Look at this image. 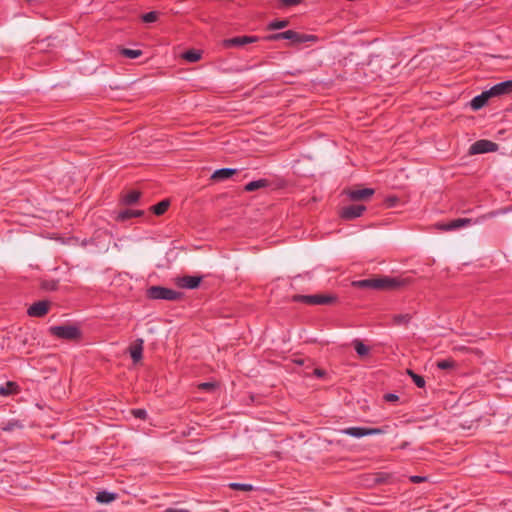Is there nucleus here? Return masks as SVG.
Listing matches in <instances>:
<instances>
[{"mask_svg":"<svg viewBox=\"0 0 512 512\" xmlns=\"http://www.w3.org/2000/svg\"><path fill=\"white\" fill-rule=\"evenodd\" d=\"M409 278L382 276L357 280L352 283L354 287L373 290H393L410 284Z\"/></svg>","mask_w":512,"mask_h":512,"instance_id":"1","label":"nucleus"},{"mask_svg":"<svg viewBox=\"0 0 512 512\" xmlns=\"http://www.w3.org/2000/svg\"><path fill=\"white\" fill-rule=\"evenodd\" d=\"M267 39L271 40V41L287 39V40H291L292 44H300V43H305V42L316 43L319 40V38L316 35L298 33L294 30H287L284 32L275 33V34L268 36Z\"/></svg>","mask_w":512,"mask_h":512,"instance_id":"2","label":"nucleus"},{"mask_svg":"<svg viewBox=\"0 0 512 512\" xmlns=\"http://www.w3.org/2000/svg\"><path fill=\"white\" fill-rule=\"evenodd\" d=\"M49 333L59 339L77 340L81 337L80 329L75 325H56L49 327Z\"/></svg>","mask_w":512,"mask_h":512,"instance_id":"3","label":"nucleus"},{"mask_svg":"<svg viewBox=\"0 0 512 512\" xmlns=\"http://www.w3.org/2000/svg\"><path fill=\"white\" fill-rule=\"evenodd\" d=\"M147 296L150 299L174 301L180 299L182 293L170 288H165L161 286H151L147 290Z\"/></svg>","mask_w":512,"mask_h":512,"instance_id":"4","label":"nucleus"},{"mask_svg":"<svg viewBox=\"0 0 512 512\" xmlns=\"http://www.w3.org/2000/svg\"><path fill=\"white\" fill-rule=\"evenodd\" d=\"M334 297L328 295H295L293 301L303 302L309 305H325L333 302Z\"/></svg>","mask_w":512,"mask_h":512,"instance_id":"5","label":"nucleus"},{"mask_svg":"<svg viewBox=\"0 0 512 512\" xmlns=\"http://www.w3.org/2000/svg\"><path fill=\"white\" fill-rule=\"evenodd\" d=\"M497 150H498L497 143L490 141V140L482 139V140L476 141L475 143H473L470 146L469 153L472 155H476V154H483V153H488V152H495Z\"/></svg>","mask_w":512,"mask_h":512,"instance_id":"6","label":"nucleus"},{"mask_svg":"<svg viewBox=\"0 0 512 512\" xmlns=\"http://www.w3.org/2000/svg\"><path fill=\"white\" fill-rule=\"evenodd\" d=\"M345 435H349L355 438H361L369 435L382 434L383 430L380 428H368V427H348L341 431Z\"/></svg>","mask_w":512,"mask_h":512,"instance_id":"7","label":"nucleus"},{"mask_svg":"<svg viewBox=\"0 0 512 512\" xmlns=\"http://www.w3.org/2000/svg\"><path fill=\"white\" fill-rule=\"evenodd\" d=\"M259 40L257 36H237L223 41V46L226 48L230 47H242L247 44L255 43Z\"/></svg>","mask_w":512,"mask_h":512,"instance_id":"8","label":"nucleus"},{"mask_svg":"<svg viewBox=\"0 0 512 512\" xmlns=\"http://www.w3.org/2000/svg\"><path fill=\"white\" fill-rule=\"evenodd\" d=\"M366 210L364 205L352 204L342 208L340 216L346 220H352L360 217Z\"/></svg>","mask_w":512,"mask_h":512,"instance_id":"9","label":"nucleus"},{"mask_svg":"<svg viewBox=\"0 0 512 512\" xmlns=\"http://www.w3.org/2000/svg\"><path fill=\"white\" fill-rule=\"evenodd\" d=\"M50 307V302L47 300H41L33 303L27 310V314L30 317H43L45 316Z\"/></svg>","mask_w":512,"mask_h":512,"instance_id":"10","label":"nucleus"},{"mask_svg":"<svg viewBox=\"0 0 512 512\" xmlns=\"http://www.w3.org/2000/svg\"><path fill=\"white\" fill-rule=\"evenodd\" d=\"M491 97L501 96L512 92V80L503 81L495 84L488 89Z\"/></svg>","mask_w":512,"mask_h":512,"instance_id":"11","label":"nucleus"},{"mask_svg":"<svg viewBox=\"0 0 512 512\" xmlns=\"http://www.w3.org/2000/svg\"><path fill=\"white\" fill-rule=\"evenodd\" d=\"M374 192L372 188L351 189L347 191V195L352 201H360L370 198Z\"/></svg>","mask_w":512,"mask_h":512,"instance_id":"12","label":"nucleus"},{"mask_svg":"<svg viewBox=\"0 0 512 512\" xmlns=\"http://www.w3.org/2000/svg\"><path fill=\"white\" fill-rule=\"evenodd\" d=\"M202 278L199 276H183L177 279L180 288L195 289L200 285Z\"/></svg>","mask_w":512,"mask_h":512,"instance_id":"13","label":"nucleus"},{"mask_svg":"<svg viewBox=\"0 0 512 512\" xmlns=\"http://www.w3.org/2000/svg\"><path fill=\"white\" fill-rule=\"evenodd\" d=\"M490 98H491V95H490L489 91L488 90L483 91L480 95L475 96L471 100L470 106L475 111L479 110L487 104V102Z\"/></svg>","mask_w":512,"mask_h":512,"instance_id":"14","label":"nucleus"},{"mask_svg":"<svg viewBox=\"0 0 512 512\" xmlns=\"http://www.w3.org/2000/svg\"><path fill=\"white\" fill-rule=\"evenodd\" d=\"M472 219L469 218H458L450 221L447 224L441 225V229L446 231L456 230L472 224Z\"/></svg>","mask_w":512,"mask_h":512,"instance_id":"15","label":"nucleus"},{"mask_svg":"<svg viewBox=\"0 0 512 512\" xmlns=\"http://www.w3.org/2000/svg\"><path fill=\"white\" fill-rule=\"evenodd\" d=\"M143 340L137 339L129 348L130 356L134 363H138L142 359Z\"/></svg>","mask_w":512,"mask_h":512,"instance_id":"16","label":"nucleus"},{"mask_svg":"<svg viewBox=\"0 0 512 512\" xmlns=\"http://www.w3.org/2000/svg\"><path fill=\"white\" fill-rule=\"evenodd\" d=\"M236 173H237V169L221 168V169H217L213 172L211 179H213L215 181H223V180L229 179Z\"/></svg>","mask_w":512,"mask_h":512,"instance_id":"17","label":"nucleus"},{"mask_svg":"<svg viewBox=\"0 0 512 512\" xmlns=\"http://www.w3.org/2000/svg\"><path fill=\"white\" fill-rule=\"evenodd\" d=\"M412 319V315L410 313L403 314H395L391 317L392 326H407Z\"/></svg>","mask_w":512,"mask_h":512,"instance_id":"18","label":"nucleus"},{"mask_svg":"<svg viewBox=\"0 0 512 512\" xmlns=\"http://www.w3.org/2000/svg\"><path fill=\"white\" fill-rule=\"evenodd\" d=\"M268 186H269V180L259 179V180H255V181H251V182L247 183L244 186V190L246 192H253V191H256V190H259L262 188H266Z\"/></svg>","mask_w":512,"mask_h":512,"instance_id":"19","label":"nucleus"},{"mask_svg":"<svg viewBox=\"0 0 512 512\" xmlns=\"http://www.w3.org/2000/svg\"><path fill=\"white\" fill-rule=\"evenodd\" d=\"M18 390L19 387L15 382L8 381L4 386L0 387V396L6 397L17 393Z\"/></svg>","mask_w":512,"mask_h":512,"instance_id":"20","label":"nucleus"},{"mask_svg":"<svg viewBox=\"0 0 512 512\" xmlns=\"http://www.w3.org/2000/svg\"><path fill=\"white\" fill-rule=\"evenodd\" d=\"M142 215V211L140 210H134V209H124L119 212L118 219L120 220H127L132 217H138Z\"/></svg>","mask_w":512,"mask_h":512,"instance_id":"21","label":"nucleus"},{"mask_svg":"<svg viewBox=\"0 0 512 512\" xmlns=\"http://www.w3.org/2000/svg\"><path fill=\"white\" fill-rule=\"evenodd\" d=\"M183 59L188 62L194 63L201 59V52L199 50H188L182 54Z\"/></svg>","mask_w":512,"mask_h":512,"instance_id":"22","label":"nucleus"},{"mask_svg":"<svg viewBox=\"0 0 512 512\" xmlns=\"http://www.w3.org/2000/svg\"><path fill=\"white\" fill-rule=\"evenodd\" d=\"M114 499H115V494L107 492V491H101L96 496V500L100 503H110Z\"/></svg>","mask_w":512,"mask_h":512,"instance_id":"23","label":"nucleus"},{"mask_svg":"<svg viewBox=\"0 0 512 512\" xmlns=\"http://www.w3.org/2000/svg\"><path fill=\"white\" fill-rule=\"evenodd\" d=\"M169 207V201L163 200L159 202L158 204L152 206V210L156 215H162L164 214Z\"/></svg>","mask_w":512,"mask_h":512,"instance_id":"24","label":"nucleus"},{"mask_svg":"<svg viewBox=\"0 0 512 512\" xmlns=\"http://www.w3.org/2000/svg\"><path fill=\"white\" fill-rule=\"evenodd\" d=\"M120 53H121L122 56H124L126 58H130V59H135V58H137V57L142 55V51L141 50L128 49V48L121 49Z\"/></svg>","mask_w":512,"mask_h":512,"instance_id":"25","label":"nucleus"},{"mask_svg":"<svg viewBox=\"0 0 512 512\" xmlns=\"http://www.w3.org/2000/svg\"><path fill=\"white\" fill-rule=\"evenodd\" d=\"M139 198L140 193L138 191H130L124 196L123 201L125 204L131 205L136 203Z\"/></svg>","mask_w":512,"mask_h":512,"instance_id":"26","label":"nucleus"},{"mask_svg":"<svg viewBox=\"0 0 512 512\" xmlns=\"http://www.w3.org/2000/svg\"><path fill=\"white\" fill-rule=\"evenodd\" d=\"M407 373L417 387L423 388L425 386V380L422 376L414 373L412 370H407Z\"/></svg>","mask_w":512,"mask_h":512,"instance_id":"27","label":"nucleus"},{"mask_svg":"<svg viewBox=\"0 0 512 512\" xmlns=\"http://www.w3.org/2000/svg\"><path fill=\"white\" fill-rule=\"evenodd\" d=\"M354 348L359 356H366L369 353V348L359 340H355Z\"/></svg>","mask_w":512,"mask_h":512,"instance_id":"28","label":"nucleus"},{"mask_svg":"<svg viewBox=\"0 0 512 512\" xmlns=\"http://www.w3.org/2000/svg\"><path fill=\"white\" fill-rule=\"evenodd\" d=\"M289 24L288 20H274L268 24L269 30H278L287 27Z\"/></svg>","mask_w":512,"mask_h":512,"instance_id":"29","label":"nucleus"},{"mask_svg":"<svg viewBox=\"0 0 512 512\" xmlns=\"http://www.w3.org/2000/svg\"><path fill=\"white\" fill-rule=\"evenodd\" d=\"M436 365L441 370H447V369L454 368L456 363H455V361H453L451 359H444V360L438 361Z\"/></svg>","mask_w":512,"mask_h":512,"instance_id":"30","label":"nucleus"},{"mask_svg":"<svg viewBox=\"0 0 512 512\" xmlns=\"http://www.w3.org/2000/svg\"><path fill=\"white\" fill-rule=\"evenodd\" d=\"M158 19V12L151 11L142 15V20L145 23H153Z\"/></svg>","mask_w":512,"mask_h":512,"instance_id":"31","label":"nucleus"},{"mask_svg":"<svg viewBox=\"0 0 512 512\" xmlns=\"http://www.w3.org/2000/svg\"><path fill=\"white\" fill-rule=\"evenodd\" d=\"M230 487L234 490H242V491H251L253 489L252 485L243 484V483H231Z\"/></svg>","mask_w":512,"mask_h":512,"instance_id":"32","label":"nucleus"},{"mask_svg":"<svg viewBox=\"0 0 512 512\" xmlns=\"http://www.w3.org/2000/svg\"><path fill=\"white\" fill-rule=\"evenodd\" d=\"M58 282L51 280V281H44L42 283V288L48 291H54L57 289Z\"/></svg>","mask_w":512,"mask_h":512,"instance_id":"33","label":"nucleus"},{"mask_svg":"<svg viewBox=\"0 0 512 512\" xmlns=\"http://www.w3.org/2000/svg\"><path fill=\"white\" fill-rule=\"evenodd\" d=\"M132 414L139 419H146L147 412L144 409H134L132 410Z\"/></svg>","mask_w":512,"mask_h":512,"instance_id":"34","label":"nucleus"},{"mask_svg":"<svg viewBox=\"0 0 512 512\" xmlns=\"http://www.w3.org/2000/svg\"><path fill=\"white\" fill-rule=\"evenodd\" d=\"M398 399H399L398 395H396L394 393H387L384 395V400L387 402H396V401H398Z\"/></svg>","mask_w":512,"mask_h":512,"instance_id":"35","label":"nucleus"},{"mask_svg":"<svg viewBox=\"0 0 512 512\" xmlns=\"http://www.w3.org/2000/svg\"><path fill=\"white\" fill-rule=\"evenodd\" d=\"M215 387V384L214 383H211V382H204V383H201L199 385V388L201 390H212L213 388Z\"/></svg>","mask_w":512,"mask_h":512,"instance_id":"36","label":"nucleus"},{"mask_svg":"<svg viewBox=\"0 0 512 512\" xmlns=\"http://www.w3.org/2000/svg\"><path fill=\"white\" fill-rule=\"evenodd\" d=\"M427 478L425 476H418V475H414V476H411L410 477V481L412 483H421V482H424Z\"/></svg>","mask_w":512,"mask_h":512,"instance_id":"37","label":"nucleus"},{"mask_svg":"<svg viewBox=\"0 0 512 512\" xmlns=\"http://www.w3.org/2000/svg\"><path fill=\"white\" fill-rule=\"evenodd\" d=\"M501 213H505L504 210H499V211H492L484 216H482V219H486V218H491V217H495Z\"/></svg>","mask_w":512,"mask_h":512,"instance_id":"38","label":"nucleus"},{"mask_svg":"<svg viewBox=\"0 0 512 512\" xmlns=\"http://www.w3.org/2000/svg\"><path fill=\"white\" fill-rule=\"evenodd\" d=\"M301 2V0H282V4L285 6H294Z\"/></svg>","mask_w":512,"mask_h":512,"instance_id":"39","label":"nucleus"},{"mask_svg":"<svg viewBox=\"0 0 512 512\" xmlns=\"http://www.w3.org/2000/svg\"><path fill=\"white\" fill-rule=\"evenodd\" d=\"M164 512H190L187 509L183 508H167Z\"/></svg>","mask_w":512,"mask_h":512,"instance_id":"40","label":"nucleus"},{"mask_svg":"<svg viewBox=\"0 0 512 512\" xmlns=\"http://www.w3.org/2000/svg\"><path fill=\"white\" fill-rule=\"evenodd\" d=\"M315 374L318 376V377H322L324 372L322 370H319V369H316L315 370Z\"/></svg>","mask_w":512,"mask_h":512,"instance_id":"41","label":"nucleus"},{"mask_svg":"<svg viewBox=\"0 0 512 512\" xmlns=\"http://www.w3.org/2000/svg\"><path fill=\"white\" fill-rule=\"evenodd\" d=\"M388 201H389V202H391V203L389 204V206H393V203H394V201H396V199H388Z\"/></svg>","mask_w":512,"mask_h":512,"instance_id":"42","label":"nucleus"}]
</instances>
